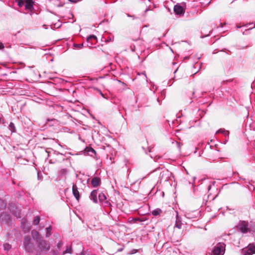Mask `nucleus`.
Returning <instances> with one entry per match:
<instances>
[{
    "label": "nucleus",
    "mask_w": 255,
    "mask_h": 255,
    "mask_svg": "<svg viewBox=\"0 0 255 255\" xmlns=\"http://www.w3.org/2000/svg\"><path fill=\"white\" fill-rule=\"evenodd\" d=\"M237 229L243 234L250 233L252 231L249 223L245 221H240L237 226Z\"/></svg>",
    "instance_id": "f257e3e1"
},
{
    "label": "nucleus",
    "mask_w": 255,
    "mask_h": 255,
    "mask_svg": "<svg viewBox=\"0 0 255 255\" xmlns=\"http://www.w3.org/2000/svg\"><path fill=\"white\" fill-rule=\"evenodd\" d=\"M23 246L26 252L29 253L33 252L34 250V245L31 242L29 236H25L24 238Z\"/></svg>",
    "instance_id": "f03ea898"
},
{
    "label": "nucleus",
    "mask_w": 255,
    "mask_h": 255,
    "mask_svg": "<svg viewBox=\"0 0 255 255\" xmlns=\"http://www.w3.org/2000/svg\"><path fill=\"white\" fill-rule=\"evenodd\" d=\"M225 251V245L223 243H219L215 246L213 251V255H223Z\"/></svg>",
    "instance_id": "7ed1b4c3"
},
{
    "label": "nucleus",
    "mask_w": 255,
    "mask_h": 255,
    "mask_svg": "<svg viewBox=\"0 0 255 255\" xmlns=\"http://www.w3.org/2000/svg\"><path fill=\"white\" fill-rule=\"evenodd\" d=\"M37 246L40 251H47L50 249V245L46 241L39 239L37 241Z\"/></svg>",
    "instance_id": "20e7f679"
},
{
    "label": "nucleus",
    "mask_w": 255,
    "mask_h": 255,
    "mask_svg": "<svg viewBox=\"0 0 255 255\" xmlns=\"http://www.w3.org/2000/svg\"><path fill=\"white\" fill-rule=\"evenodd\" d=\"M97 41V37L94 35L88 36L87 38V46L89 47H93Z\"/></svg>",
    "instance_id": "39448f33"
},
{
    "label": "nucleus",
    "mask_w": 255,
    "mask_h": 255,
    "mask_svg": "<svg viewBox=\"0 0 255 255\" xmlns=\"http://www.w3.org/2000/svg\"><path fill=\"white\" fill-rule=\"evenodd\" d=\"M169 178V173L168 170L163 171L160 172L159 178L161 181H167Z\"/></svg>",
    "instance_id": "423d86ee"
},
{
    "label": "nucleus",
    "mask_w": 255,
    "mask_h": 255,
    "mask_svg": "<svg viewBox=\"0 0 255 255\" xmlns=\"http://www.w3.org/2000/svg\"><path fill=\"white\" fill-rule=\"evenodd\" d=\"M174 11L176 14L181 15L184 14V9L183 7L179 4H176L174 6Z\"/></svg>",
    "instance_id": "0eeeda50"
},
{
    "label": "nucleus",
    "mask_w": 255,
    "mask_h": 255,
    "mask_svg": "<svg viewBox=\"0 0 255 255\" xmlns=\"http://www.w3.org/2000/svg\"><path fill=\"white\" fill-rule=\"evenodd\" d=\"M72 193L76 199L79 201L80 198V195L78 187L74 184H73L72 186Z\"/></svg>",
    "instance_id": "6e6552de"
},
{
    "label": "nucleus",
    "mask_w": 255,
    "mask_h": 255,
    "mask_svg": "<svg viewBox=\"0 0 255 255\" xmlns=\"http://www.w3.org/2000/svg\"><path fill=\"white\" fill-rule=\"evenodd\" d=\"M247 251H250V254L248 255H253L255 254V245L250 244L247 248L244 249V252L246 254Z\"/></svg>",
    "instance_id": "1a4fd4ad"
},
{
    "label": "nucleus",
    "mask_w": 255,
    "mask_h": 255,
    "mask_svg": "<svg viewBox=\"0 0 255 255\" xmlns=\"http://www.w3.org/2000/svg\"><path fill=\"white\" fill-rule=\"evenodd\" d=\"M182 224L181 223V218L179 216L178 213L176 212V221L175 224V227L179 229H181Z\"/></svg>",
    "instance_id": "9d476101"
},
{
    "label": "nucleus",
    "mask_w": 255,
    "mask_h": 255,
    "mask_svg": "<svg viewBox=\"0 0 255 255\" xmlns=\"http://www.w3.org/2000/svg\"><path fill=\"white\" fill-rule=\"evenodd\" d=\"M101 184V179L99 177H95L91 181V184L93 187H97Z\"/></svg>",
    "instance_id": "9b49d317"
},
{
    "label": "nucleus",
    "mask_w": 255,
    "mask_h": 255,
    "mask_svg": "<svg viewBox=\"0 0 255 255\" xmlns=\"http://www.w3.org/2000/svg\"><path fill=\"white\" fill-rule=\"evenodd\" d=\"M97 194H98V190H94L92 191L91 193L90 198L91 200H92L94 203H98V200H97Z\"/></svg>",
    "instance_id": "f8f14e48"
},
{
    "label": "nucleus",
    "mask_w": 255,
    "mask_h": 255,
    "mask_svg": "<svg viewBox=\"0 0 255 255\" xmlns=\"http://www.w3.org/2000/svg\"><path fill=\"white\" fill-rule=\"evenodd\" d=\"M24 6L26 9L31 10L33 8V2L30 0L26 1L25 2Z\"/></svg>",
    "instance_id": "ddd939ff"
},
{
    "label": "nucleus",
    "mask_w": 255,
    "mask_h": 255,
    "mask_svg": "<svg viewBox=\"0 0 255 255\" xmlns=\"http://www.w3.org/2000/svg\"><path fill=\"white\" fill-rule=\"evenodd\" d=\"M68 173V170L66 168H62L59 171V175L61 177H65Z\"/></svg>",
    "instance_id": "4468645a"
},
{
    "label": "nucleus",
    "mask_w": 255,
    "mask_h": 255,
    "mask_svg": "<svg viewBox=\"0 0 255 255\" xmlns=\"http://www.w3.org/2000/svg\"><path fill=\"white\" fill-rule=\"evenodd\" d=\"M107 199L105 194L103 193H100L99 194V200L100 202L105 201Z\"/></svg>",
    "instance_id": "2eb2a0df"
},
{
    "label": "nucleus",
    "mask_w": 255,
    "mask_h": 255,
    "mask_svg": "<svg viewBox=\"0 0 255 255\" xmlns=\"http://www.w3.org/2000/svg\"><path fill=\"white\" fill-rule=\"evenodd\" d=\"M8 129L11 131V133L15 132L16 131V128L14 124L10 122L8 126Z\"/></svg>",
    "instance_id": "dca6fc26"
},
{
    "label": "nucleus",
    "mask_w": 255,
    "mask_h": 255,
    "mask_svg": "<svg viewBox=\"0 0 255 255\" xmlns=\"http://www.w3.org/2000/svg\"><path fill=\"white\" fill-rule=\"evenodd\" d=\"M161 213L162 210L159 208H157L152 211V214L155 216L159 215Z\"/></svg>",
    "instance_id": "f3484780"
},
{
    "label": "nucleus",
    "mask_w": 255,
    "mask_h": 255,
    "mask_svg": "<svg viewBox=\"0 0 255 255\" xmlns=\"http://www.w3.org/2000/svg\"><path fill=\"white\" fill-rule=\"evenodd\" d=\"M218 133H223L225 135L229 136V132L228 130H226L224 129H220L217 131Z\"/></svg>",
    "instance_id": "a211bd4d"
},
{
    "label": "nucleus",
    "mask_w": 255,
    "mask_h": 255,
    "mask_svg": "<svg viewBox=\"0 0 255 255\" xmlns=\"http://www.w3.org/2000/svg\"><path fill=\"white\" fill-rule=\"evenodd\" d=\"M15 1L17 2L18 5L19 7H22V6H24L25 2L23 0H15Z\"/></svg>",
    "instance_id": "6ab92c4d"
},
{
    "label": "nucleus",
    "mask_w": 255,
    "mask_h": 255,
    "mask_svg": "<svg viewBox=\"0 0 255 255\" xmlns=\"http://www.w3.org/2000/svg\"><path fill=\"white\" fill-rule=\"evenodd\" d=\"M40 222V218L39 216H36L33 220V224L35 225H37Z\"/></svg>",
    "instance_id": "aec40b11"
},
{
    "label": "nucleus",
    "mask_w": 255,
    "mask_h": 255,
    "mask_svg": "<svg viewBox=\"0 0 255 255\" xmlns=\"http://www.w3.org/2000/svg\"><path fill=\"white\" fill-rule=\"evenodd\" d=\"M67 253L72 254V247L70 246L67 247L66 250L63 253V254H66Z\"/></svg>",
    "instance_id": "412c9836"
},
{
    "label": "nucleus",
    "mask_w": 255,
    "mask_h": 255,
    "mask_svg": "<svg viewBox=\"0 0 255 255\" xmlns=\"http://www.w3.org/2000/svg\"><path fill=\"white\" fill-rule=\"evenodd\" d=\"M51 230H52V228L50 226L49 227H47L46 228V231H47L46 235V237H48L50 235V232H51Z\"/></svg>",
    "instance_id": "4be33fe9"
},
{
    "label": "nucleus",
    "mask_w": 255,
    "mask_h": 255,
    "mask_svg": "<svg viewBox=\"0 0 255 255\" xmlns=\"http://www.w3.org/2000/svg\"><path fill=\"white\" fill-rule=\"evenodd\" d=\"M4 250L6 251H8L11 248V246L7 243H5L3 245Z\"/></svg>",
    "instance_id": "5701e85b"
},
{
    "label": "nucleus",
    "mask_w": 255,
    "mask_h": 255,
    "mask_svg": "<svg viewBox=\"0 0 255 255\" xmlns=\"http://www.w3.org/2000/svg\"><path fill=\"white\" fill-rule=\"evenodd\" d=\"M12 214L17 218H20V213L19 211L12 212Z\"/></svg>",
    "instance_id": "b1692460"
},
{
    "label": "nucleus",
    "mask_w": 255,
    "mask_h": 255,
    "mask_svg": "<svg viewBox=\"0 0 255 255\" xmlns=\"http://www.w3.org/2000/svg\"><path fill=\"white\" fill-rule=\"evenodd\" d=\"M83 46V44H74V46L75 47H77L78 48H81Z\"/></svg>",
    "instance_id": "393cba45"
},
{
    "label": "nucleus",
    "mask_w": 255,
    "mask_h": 255,
    "mask_svg": "<svg viewBox=\"0 0 255 255\" xmlns=\"http://www.w3.org/2000/svg\"><path fill=\"white\" fill-rule=\"evenodd\" d=\"M114 40V37H109L106 40V42L113 41Z\"/></svg>",
    "instance_id": "a878e982"
},
{
    "label": "nucleus",
    "mask_w": 255,
    "mask_h": 255,
    "mask_svg": "<svg viewBox=\"0 0 255 255\" xmlns=\"http://www.w3.org/2000/svg\"><path fill=\"white\" fill-rule=\"evenodd\" d=\"M246 254H245V253L244 252V249L242 250V254L243 255H247V254H250V251H247V252H246Z\"/></svg>",
    "instance_id": "bb28decb"
},
{
    "label": "nucleus",
    "mask_w": 255,
    "mask_h": 255,
    "mask_svg": "<svg viewBox=\"0 0 255 255\" xmlns=\"http://www.w3.org/2000/svg\"><path fill=\"white\" fill-rule=\"evenodd\" d=\"M88 151H89V152H91V153H92L96 154V151H95V150L94 149H93L92 148H91L90 149V150H88Z\"/></svg>",
    "instance_id": "cd10ccee"
},
{
    "label": "nucleus",
    "mask_w": 255,
    "mask_h": 255,
    "mask_svg": "<svg viewBox=\"0 0 255 255\" xmlns=\"http://www.w3.org/2000/svg\"><path fill=\"white\" fill-rule=\"evenodd\" d=\"M23 230L25 232H28L30 231V228L29 227L23 228Z\"/></svg>",
    "instance_id": "c85d7f7f"
},
{
    "label": "nucleus",
    "mask_w": 255,
    "mask_h": 255,
    "mask_svg": "<svg viewBox=\"0 0 255 255\" xmlns=\"http://www.w3.org/2000/svg\"><path fill=\"white\" fill-rule=\"evenodd\" d=\"M4 46L2 43L0 42V49L2 50L4 48Z\"/></svg>",
    "instance_id": "c756f323"
},
{
    "label": "nucleus",
    "mask_w": 255,
    "mask_h": 255,
    "mask_svg": "<svg viewBox=\"0 0 255 255\" xmlns=\"http://www.w3.org/2000/svg\"><path fill=\"white\" fill-rule=\"evenodd\" d=\"M142 75L144 79H145V80L147 82V77H146V74L144 73H142Z\"/></svg>",
    "instance_id": "7c9ffc66"
},
{
    "label": "nucleus",
    "mask_w": 255,
    "mask_h": 255,
    "mask_svg": "<svg viewBox=\"0 0 255 255\" xmlns=\"http://www.w3.org/2000/svg\"><path fill=\"white\" fill-rule=\"evenodd\" d=\"M62 243L61 242H60L58 244H57V247L58 248H60L61 247V246H62Z\"/></svg>",
    "instance_id": "2f4dec72"
},
{
    "label": "nucleus",
    "mask_w": 255,
    "mask_h": 255,
    "mask_svg": "<svg viewBox=\"0 0 255 255\" xmlns=\"http://www.w3.org/2000/svg\"><path fill=\"white\" fill-rule=\"evenodd\" d=\"M99 92H100V93L101 95L103 98H106L105 97L104 95L103 94V93H102L100 90H99Z\"/></svg>",
    "instance_id": "473e14b6"
},
{
    "label": "nucleus",
    "mask_w": 255,
    "mask_h": 255,
    "mask_svg": "<svg viewBox=\"0 0 255 255\" xmlns=\"http://www.w3.org/2000/svg\"><path fill=\"white\" fill-rule=\"evenodd\" d=\"M150 10V9L148 7V8H146V9L145 10L144 12H145V13H146L148 10Z\"/></svg>",
    "instance_id": "72a5a7b5"
},
{
    "label": "nucleus",
    "mask_w": 255,
    "mask_h": 255,
    "mask_svg": "<svg viewBox=\"0 0 255 255\" xmlns=\"http://www.w3.org/2000/svg\"><path fill=\"white\" fill-rule=\"evenodd\" d=\"M123 248L120 249H119V250H118V251H119V252H121V251H123Z\"/></svg>",
    "instance_id": "f704fd0d"
},
{
    "label": "nucleus",
    "mask_w": 255,
    "mask_h": 255,
    "mask_svg": "<svg viewBox=\"0 0 255 255\" xmlns=\"http://www.w3.org/2000/svg\"><path fill=\"white\" fill-rule=\"evenodd\" d=\"M106 205L110 204V203L106 201L105 202Z\"/></svg>",
    "instance_id": "c9c22d12"
},
{
    "label": "nucleus",
    "mask_w": 255,
    "mask_h": 255,
    "mask_svg": "<svg viewBox=\"0 0 255 255\" xmlns=\"http://www.w3.org/2000/svg\"><path fill=\"white\" fill-rule=\"evenodd\" d=\"M80 255H85V254L83 252H82L81 253Z\"/></svg>",
    "instance_id": "e433bc0d"
},
{
    "label": "nucleus",
    "mask_w": 255,
    "mask_h": 255,
    "mask_svg": "<svg viewBox=\"0 0 255 255\" xmlns=\"http://www.w3.org/2000/svg\"><path fill=\"white\" fill-rule=\"evenodd\" d=\"M122 84H123V85H126V84H125V83H124V82H122Z\"/></svg>",
    "instance_id": "4c0bfd02"
},
{
    "label": "nucleus",
    "mask_w": 255,
    "mask_h": 255,
    "mask_svg": "<svg viewBox=\"0 0 255 255\" xmlns=\"http://www.w3.org/2000/svg\"><path fill=\"white\" fill-rule=\"evenodd\" d=\"M37 174H38V178H40V176H39V173L38 172Z\"/></svg>",
    "instance_id": "58836bf2"
},
{
    "label": "nucleus",
    "mask_w": 255,
    "mask_h": 255,
    "mask_svg": "<svg viewBox=\"0 0 255 255\" xmlns=\"http://www.w3.org/2000/svg\"><path fill=\"white\" fill-rule=\"evenodd\" d=\"M240 27H241V26H237L238 28H240Z\"/></svg>",
    "instance_id": "ea45409f"
},
{
    "label": "nucleus",
    "mask_w": 255,
    "mask_h": 255,
    "mask_svg": "<svg viewBox=\"0 0 255 255\" xmlns=\"http://www.w3.org/2000/svg\"><path fill=\"white\" fill-rule=\"evenodd\" d=\"M211 188V185L209 186V189Z\"/></svg>",
    "instance_id": "a19ab883"
},
{
    "label": "nucleus",
    "mask_w": 255,
    "mask_h": 255,
    "mask_svg": "<svg viewBox=\"0 0 255 255\" xmlns=\"http://www.w3.org/2000/svg\"><path fill=\"white\" fill-rule=\"evenodd\" d=\"M177 70V69L176 70H175L174 73H175Z\"/></svg>",
    "instance_id": "79ce46f5"
},
{
    "label": "nucleus",
    "mask_w": 255,
    "mask_h": 255,
    "mask_svg": "<svg viewBox=\"0 0 255 255\" xmlns=\"http://www.w3.org/2000/svg\"><path fill=\"white\" fill-rule=\"evenodd\" d=\"M36 234L38 235V233L36 232Z\"/></svg>",
    "instance_id": "37998d69"
},
{
    "label": "nucleus",
    "mask_w": 255,
    "mask_h": 255,
    "mask_svg": "<svg viewBox=\"0 0 255 255\" xmlns=\"http://www.w3.org/2000/svg\"><path fill=\"white\" fill-rule=\"evenodd\" d=\"M254 27H255V25H254Z\"/></svg>",
    "instance_id": "c03bdc74"
}]
</instances>
